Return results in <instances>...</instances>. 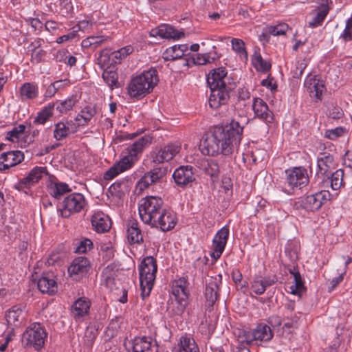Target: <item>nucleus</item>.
<instances>
[{
	"label": "nucleus",
	"instance_id": "1",
	"mask_svg": "<svg viewBox=\"0 0 352 352\" xmlns=\"http://www.w3.org/2000/svg\"><path fill=\"white\" fill-rule=\"evenodd\" d=\"M243 135V127L232 120L225 126H216L202 140L199 150L204 155H232L237 152Z\"/></svg>",
	"mask_w": 352,
	"mask_h": 352
},
{
	"label": "nucleus",
	"instance_id": "2",
	"mask_svg": "<svg viewBox=\"0 0 352 352\" xmlns=\"http://www.w3.org/2000/svg\"><path fill=\"white\" fill-rule=\"evenodd\" d=\"M158 81L157 69L151 67L131 78L127 86V92L132 98L144 97L153 91Z\"/></svg>",
	"mask_w": 352,
	"mask_h": 352
},
{
	"label": "nucleus",
	"instance_id": "3",
	"mask_svg": "<svg viewBox=\"0 0 352 352\" xmlns=\"http://www.w3.org/2000/svg\"><path fill=\"white\" fill-rule=\"evenodd\" d=\"M283 179L281 190L288 195H294L309 183L308 172L304 166H296L285 170Z\"/></svg>",
	"mask_w": 352,
	"mask_h": 352
},
{
	"label": "nucleus",
	"instance_id": "4",
	"mask_svg": "<svg viewBox=\"0 0 352 352\" xmlns=\"http://www.w3.org/2000/svg\"><path fill=\"white\" fill-rule=\"evenodd\" d=\"M138 270L140 295L142 300H145L150 295L156 278L157 272L156 259L151 256L144 257L138 267Z\"/></svg>",
	"mask_w": 352,
	"mask_h": 352
},
{
	"label": "nucleus",
	"instance_id": "5",
	"mask_svg": "<svg viewBox=\"0 0 352 352\" xmlns=\"http://www.w3.org/2000/svg\"><path fill=\"white\" fill-rule=\"evenodd\" d=\"M173 300L169 306L171 312L181 316L185 312L189 303V283L187 277H180L175 280L172 285Z\"/></svg>",
	"mask_w": 352,
	"mask_h": 352
},
{
	"label": "nucleus",
	"instance_id": "6",
	"mask_svg": "<svg viewBox=\"0 0 352 352\" xmlns=\"http://www.w3.org/2000/svg\"><path fill=\"white\" fill-rule=\"evenodd\" d=\"M164 208V201L159 196H146L138 204V212L141 220L151 225Z\"/></svg>",
	"mask_w": 352,
	"mask_h": 352
},
{
	"label": "nucleus",
	"instance_id": "7",
	"mask_svg": "<svg viewBox=\"0 0 352 352\" xmlns=\"http://www.w3.org/2000/svg\"><path fill=\"white\" fill-rule=\"evenodd\" d=\"M333 195L327 190H321L300 198L296 202L298 208H302L308 212H315L328 201L333 199Z\"/></svg>",
	"mask_w": 352,
	"mask_h": 352
},
{
	"label": "nucleus",
	"instance_id": "8",
	"mask_svg": "<svg viewBox=\"0 0 352 352\" xmlns=\"http://www.w3.org/2000/svg\"><path fill=\"white\" fill-rule=\"evenodd\" d=\"M47 336V333L41 323L33 322L26 328L23 333L22 342L39 351L44 346Z\"/></svg>",
	"mask_w": 352,
	"mask_h": 352
},
{
	"label": "nucleus",
	"instance_id": "9",
	"mask_svg": "<svg viewBox=\"0 0 352 352\" xmlns=\"http://www.w3.org/2000/svg\"><path fill=\"white\" fill-rule=\"evenodd\" d=\"M86 201L81 193H72L63 199L60 208V214L63 217L67 218L71 214L80 212L85 206Z\"/></svg>",
	"mask_w": 352,
	"mask_h": 352
},
{
	"label": "nucleus",
	"instance_id": "10",
	"mask_svg": "<svg viewBox=\"0 0 352 352\" xmlns=\"http://www.w3.org/2000/svg\"><path fill=\"white\" fill-rule=\"evenodd\" d=\"M234 89L232 86H224L217 87H210V94L209 96L208 104L212 109H218L221 106L228 104L230 92Z\"/></svg>",
	"mask_w": 352,
	"mask_h": 352
},
{
	"label": "nucleus",
	"instance_id": "11",
	"mask_svg": "<svg viewBox=\"0 0 352 352\" xmlns=\"http://www.w3.org/2000/svg\"><path fill=\"white\" fill-rule=\"evenodd\" d=\"M181 144L171 142L156 150L152 153V162L155 164L167 162L174 158L181 150Z\"/></svg>",
	"mask_w": 352,
	"mask_h": 352
},
{
	"label": "nucleus",
	"instance_id": "12",
	"mask_svg": "<svg viewBox=\"0 0 352 352\" xmlns=\"http://www.w3.org/2000/svg\"><path fill=\"white\" fill-rule=\"evenodd\" d=\"M166 174V169L155 167L144 173L136 184V189L143 191L149 186L160 182Z\"/></svg>",
	"mask_w": 352,
	"mask_h": 352
},
{
	"label": "nucleus",
	"instance_id": "13",
	"mask_svg": "<svg viewBox=\"0 0 352 352\" xmlns=\"http://www.w3.org/2000/svg\"><path fill=\"white\" fill-rule=\"evenodd\" d=\"M135 164V162L122 152L120 160L104 172L103 178L105 180H111L120 173L132 168Z\"/></svg>",
	"mask_w": 352,
	"mask_h": 352
},
{
	"label": "nucleus",
	"instance_id": "14",
	"mask_svg": "<svg viewBox=\"0 0 352 352\" xmlns=\"http://www.w3.org/2000/svg\"><path fill=\"white\" fill-rule=\"evenodd\" d=\"M221 283V276H210L206 280L205 298L206 306L212 308L219 297V286Z\"/></svg>",
	"mask_w": 352,
	"mask_h": 352
},
{
	"label": "nucleus",
	"instance_id": "15",
	"mask_svg": "<svg viewBox=\"0 0 352 352\" xmlns=\"http://www.w3.org/2000/svg\"><path fill=\"white\" fill-rule=\"evenodd\" d=\"M177 222L176 214L173 210L164 208L151 226L165 232L174 228Z\"/></svg>",
	"mask_w": 352,
	"mask_h": 352
},
{
	"label": "nucleus",
	"instance_id": "16",
	"mask_svg": "<svg viewBox=\"0 0 352 352\" xmlns=\"http://www.w3.org/2000/svg\"><path fill=\"white\" fill-rule=\"evenodd\" d=\"M304 87L311 98L318 100L322 99V94L326 91L324 81L317 76L309 74L305 79Z\"/></svg>",
	"mask_w": 352,
	"mask_h": 352
},
{
	"label": "nucleus",
	"instance_id": "17",
	"mask_svg": "<svg viewBox=\"0 0 352 352\" xmlns=\"http://www.w3.org/2000/svg\"><path fill=\"white\" fill-rule=\"evenodd\" d=\"M47 174V170L45 166H35L28 174V175L21 179L16 185L15 188L19 190H23L25 188H29Z\"/></svg>",
	"mask_w": 352,
	"mask_h": 352
},
{
	"label": "nucleus",
	"instance_id": "18",
	"mask_svg": "<svg viewBox=\"0 0 352 352\" xmlns=\"http://www.w3.org/2000/svg\"><path fill=\"white\" fill-rule=\"evenodd\" d=\"M78 130V125L72 120L63 119L54 124L53 136L60 141Z\"/></svg>",
	"mask_w": 352,
	"mask_h": 352
},
{
	"label": "nucleus",
	"instance_id": "19",
	"mask_svg": "<svg viewBox=\"0 0 352 352\" xmlns=\"http://www.w3.org/2000/svg\"><path fill=\"white\" fill-rule=\"evenodd\" d=\"M278 281V277L275 274L265 276H255L250 282V291L256 295H262L267 288L274 285Z\"/></svg>",
	"mask_w": 352,
	"mask_h": 352
},
{
	"label": "nucleus",
	"instance_id": "20",
	"mask_svg": "<svg viewBox=\"0 0 352 352\" xmlns=\"http://www.w3.org/2000/svg\"><path fill=\"white\" fill-rule=\"evenodd\" d=\"M243 335H246L248 338L251 340V343L255 342L257 344L268 342L273 338L270 327L265 324H258L251 333L243 331Z\"/></svg>",
	"mask_w": 352,
	"mask_h": 352
},
{
	"label": "nucleus",
	"instance_id": "21",
	"mask_svg": "<svg viewBox=\"0 0 352 352\" xmlns=\"http://www.w3.org/2000/svg\"><path fill=\"white\" fill-rule=\"evenodd\" d=\"M173 177L175 184L182 188L186 187L195 179L192 166L188 165L176 168Z\"/></svg>",
	"mask_w": 352,
	"mask_h": 352
},
{
	"label": "nucleus",
	"instance_id": "22",
	"mask_svg": "<svg viewBox=\"0 0 352 352\" xmlns=\"http://www.w3.org/2000/svg\"><path fill=\"white\" fill-rule=\"evenodd\" d=\"M227 74L226 69L223 67L211 70L206 78L209 87L232 86L233 85L228 82Z\"/></svg>",
	"mask_w": 352,
	"mask_h": 352
},
{
	"label": "nucleus",
	"instance_id": "23",
	"mask_svg": "<svg viewBox=\"0 0 352 352\" xmlns=\"http://www.w3.org/2000/svg\"><path fill=\"white\" fill-rule=\"evenodd\" d=\"M148 145L147 138L142 137L126 146L122 153L137 163L140 159L145 148Z\"/></svg>",
	"mask_w": 352,
	"mask_h": 352
},
{
	"label": "nucleus",
	"instance_id": "24",
	"mask_svg": "<svg viewBox=\"0 0 352 352\" xmlns=\"http://www.w3.org/2000/svg\"><path fill=\"white\" fill-rule=\"evenodd\" d=\"M148 145L147 138L142 137L126 146L122 153L137 163L140 159L145 148Z\"/></svg>",
	"mask_w": 352,
	"mask_h": 352
},
{
	"label": "nucleus",
	"instance_id": "25",
	"mask_svg": "<svg viewBox=\"0 0 352 352\" xmlns=\"http://www.w3.org/2000/svg\"><path fill=\"white\" fill-rule=\"evenodd\" d=\"M90 267V262L85 256L75 258L68 267L69 275L74 279H77L85 274Z\"/></svg>",
	"mask_w": 352,
	"mask_h": 352
},
{
	"label": "nucleus",
	"instance_id": "26",
	"mask_svg": "<svg viewBox=\"0 0 352 352\" xmlns=\"http://www.w3.org/2000/svg\"><path fill=\"white\" fill-rule=\"evenodd\" d=\"M133 352H157L155 340L148 336H137L131 342Z\"/></svg>",
	"mask_w": 352,
	"mask_h": 352
},
{
	"label": "nucleus",
	"instance_id": "27",
	"mask_svg": "<svg viewBox=\"0 0 352 352\" xmlns=\"http://www.w3.org/2000/svg\"><path fill=\"white\" fill-rule=\"evenodd\" d=\"M252 109L254 113V116L261 120L266 123H271L273 121V113L269 109L268 105L263 99L260 98H254Z\"/></svg>",
	"mask_w": 352,
	"mask_h": 352
},
{
	"label": "nucleus",
	"instance_id": "28",
	"mask_svg": "<svg viewBox=\"0 0 352 352\" xmlns=\"http://www.w3.org/2000/svg\"><path fill=\"white\" fill-rule=\"evenodd\" d=\"M93 229L98 233H104L111 228L109 217L102 211H95L91 218Z\"/></svg>",
	"mask_w": 352,
	"mask_h": 352
},
{
	"label": "nucleus",
	"instance_id": "29",
	"mask_svg": "<svg viewBox=\"0 0 352 352\" xmlns=\"http://www.w3.org/2000/svg\"><path fill=\"white\" fill-rule=\"evenodd\" d=\"M336 165L333 156L327 153H320L317 158L316 176L324 177Z\"/></svg>",
	"mask_w": 352,
	"mask_h": 352
},
{
	"label": "nucleus",
	"instance_id": "30",
	"mask_svg": "<svg viewBox=\"0 0 352 352\" xmlns=\"http://www.w3.org/2000/svg\"><path fill=\"white\" fill-rule=\"evenodd\" d=\"M150 35L162 38L179 39L184 36V33L177 30L170 25L162 24L157 28L152 29Z\"/></svg>",
	"mask_w": 352,
	"mask_h": 352
},
{
	"label": "nucleus",
	"instance_id": "31",
	"mask_svg": "<svg viewBox=\"0 0 352 352\" xmlns=\"http://www.w3.org/2000/svg\"><path fill=\"white\" fill-rule=\"evenodd\" d=\"M25 317L26 313L21 305L12 307L6 314L8 324L13 328L19 327L25 320Z\"/></svg>",
	"mask_w": 352,
	"mask_h": 352
},
{
	"label": "nucleus",
	"instance_id": "32",
	"mask_svg": "<svg viewBox=\"0 0 352 352\" xmlns=\"http://www.w3.org/2000/svg\"><path fill=\"white\" fill-rule=\"evenodd\" d=\"M343 177L344 170L342 169L336 170L330 176H324L322 178V187L330 186L333 190H338L343 185Z\"/></svg>",
	"mask_w": 352,
	"mask_h": 352
},
{
	"label": "nucleus",
	"instance_id": "33",
	"mask_svg": "<svg viewBox=\"0 0 352 352\" xmlns=\"http://www.w3.org/2000/svg\"><path fill=\"white\" fill-rule=\"evenodd\" d=\"M37 286L42 293L52 295L57 292V283L52 274H43L38 280Z\"/></svg>",
	"mask_w": 352,
	"mask_h": 352
},
{
	"label": "nucleus",
	"instance_id": "34",
	"mask_svg": "<svg viewBox=\"0 0 352 352\" xmlns=\"http://www.w3.org/2000/svg\"><path fill=\"white\" fill-rule=\"evenodd\" d=\"M329 11L327 3H322L314 10L311 14L313 17L308 23V26L311 28H316L321 26L326 19Z\"/></svg>",
	"mask_w": 352,
	"mask_h": 352
},
{
	"label": "nucleus",
	"instance_id": "35",
	"mask_svg": "<svg viewBox=\"0 0 352 352\" xmlns=\"http://www.w3.org/2000/svg\"><path fill=\"white\" fill-rule=\"evenodd\" d=\"M91 306L90 301L84 297L78 298L72 305V314L76 320L88 314Z\"/></svg>",
	"mask_w": 352,
	"mask_h": 352
},
{
	"label": "nucleus",
	"instance_id": "36",
	"mask_svg": "<svg viewBox=\"0 0 352 352\" xmlns=\"http://www.w3.org/2000/svg\"><path fill=\"white\" fill-rule=\"evenodd\" d=\"M177 352H199L195 340L190 336L185 334L179 338Z\"/></svg>",
	"mask_w": 352,
	"mask_h": 352
},
{
	"label": "nucleus",
	"instance_id": "37",
	"mask_svg": "<svg viewBox=\"0 0 352 352\" xmlns=\"http://www.w3.org/2000/svg\"><path fill=\"white\" fill-rule=\"evenodd\" d=\"M252 64L254 69L261 73H266L271 69V64L269 61L263 58L260 50L255 49L252 57Z\"/></svg>",
	"mask_w": 352,
	"mask_h": 352
},
{
	"label": "nucleus",
	"instance_id": "38",
	"mask_svg": "<svg viewBox=\"0 0 352 352\" xmlns=\"http://www.w3.org/2000/svg\"><path fill=\"white\" fill-rule=\"evenodd\" d=\"M70 190L66 183L50 181L47 186V192L55 199H60V197Z\"/></svg>",
	"mask_w": 352,
	"mask_h": 352
},
{
	"label": "nucleus",
	"instance_id": "39",
	"mask_svg": "<svg viewBox=\"0 0 352 352\" xmlns=\"http://www.w3.org/2000/svg\"><path fill=\"white\" fill-rule=\"evenodd\" d=\"M79 99L80 97L77 94H72L66 99L58 102L55 108L60 113L65 114L73 109Z\"/></svg>",
	"mask_w": 352,
	"mask_h": 352
},
{
	"label": "nucleus",
	"instance_id": "40",
	"mask_svg": "<svg viewBox=\"0 0 352 352\" xmlns=\"http://www.w3.org/2000/svg\"><path fill=\"white\" fill-rule=\"evenodd\" d=\"M20 98L22 100H33L38 96V87L32 82H25L19 89Z\"/></svg>",
	"mask_w": 352,
	"mask_h": 352
},
{
	"label": "nucleus",
	"instance_id": "41",
	"mask_svg": "<svg viewBox=\"0 0 352 352\" xmlns=\"http://www.w3.org/2000/svg\"><path fill=\"white\" fill-rule=\"evenodd\" d=\"M96 114V109L94 107L87 105L82 110L77 114L75 118L74 122L76 124L80 126H85L92 119Z\"/></svg>",
	"mask_w": 352,
	"mask_h": 352
},
{
	"label": "nucleus",
	"instance_id": "42",
	"mask_svg": "<svg viewBox=\"0 0 352 352\" xmlns=\"http://www.w3.org/2000/svg\"><path fill=\"white\" fill-rule=\"evenodd\" d=\"M126 237L130 243H140L142 242V234L137 221H132L129 223L126 230Z\"/></svg>",
	"mask_w": 352,
	"mask_h": 352
},
{
	"label": "nucleus",
	"instance_id": "43",
	"mask_svg": "<svg viewBox=\"0 0 352 352\" xmlns=\"http://www.w3.org/2000/svg\"><path fill=\"white\" fill-rule=\"evenodd\" d=\"M54 109V103H48L37 113L36 116L34 119V123L36 124H45L46 122L52 116Z\"/></svg>",
	"mask_w": 352,
	"mask_h": 352
},
{
	"label": "nucleus",
	"instance_id": "44",
	"mask_svg": "<svg viewBox=\"0 0 352 352\" xmlns=\"http://www.w3.org/2000/svg\"><path fill=\"white\" fill-rule=\"evenodd\" d=\"M1 155L3 157L5 163L8 164V169L21 163L24 159L23 152L18 150L3 151Z\"/></svg>",
	"mask_w": 352,
	"mask_h": 352
},
{
	"label": "nucleus",
	"instance_id": "45",
	"mask_svg": "<svg viewBox=\"0 0 352 352\" xmlns=\"http://www.w3.org/2000/svg\"><path fill=\"white\" fill-rule=\"evenodd\" d=\"M199 168L211 177L217 176L219 172L218 163L212 159L204 158L199 163Z\"/></svg>",
	"mask_w": 352,
	"mask_h": 352
},
{
	"label": "nucleus",
	"instance_id": "46",
	"mask_svg": "<svg viewBox=\"0 0 352 352\" xmlns=\"http://www.w3.org/2000/svg\"><path fill=\"white\" fill-rule=\"evenodd\" d=\"M219 58L216 51L213 50L208 53L197 54L192 57L195 65H204L214 62Z\"/></svg>",
	"mask_w": 352,
	"mask_h": 352
},
{
	"label": "nucleus",
	"instance_id": "47",
	"mask_svg": "<svg viewBox=\"0 0 352 352\" xmlns=\"http://www.w3.org/2000/svg\"><path fill=\"white\" fill-rule=\"evenodd\" d=\"M232 50L239 56L241 60L246 61L248 59V54L246 50L245 44L242 39L233 38L230 41Z\"/></svg>",
	"mask_w": 352,
	"mask_h": 352
},
{
	"label": "nucleus",
	"instance_id": "48",
	"mask_svg": "<svg viewBox=\"0 0 352 352\" xmlns=\"http://www.w3.org/2000/svg\"><path fill=\"white\" fill-rule=\"evenodd\" d=\"M102 77L109 87L113 90L120 87L118 73L114 70H104Z\"/></svg>",
	"mask_w": 352,
	"mask_h": 352
},
{
	"label": "nucleus",
	"instance_id": "49",
	"mask_svg": "<svg viewBox=\"0 0 352 352\" xmlns=\"http://www.w3.org/2000/svg\"><path fill=\"white\" fill-rule=\"evenodd\" d=\"M300 245L296 241H288L285 247V254L292 261H296L298 258Z\"/></svg>",
	"mask_w": 352,
	"mask_h": 352
},
{
	"label": "nucleus",
	"instance_id": "50",
	"mask_svg": "<svg viewBox=\"0 0 352 352\" xmlns=\"http://www.w3.org/2000/svg\"><path fill=\"white\" fill-rule=\"evenodd\" d=\"M99 252L103 259L109 261L113 258L115 250L111 241H105L100 243Z\"/></svg>",
	"mask_w": 352,
	"mask_h": 352
},
{
	"label": "nucleus",
	"instance_id": "51",
	"mask_svg": "<svg viewBox=\"0 0 352 352\" xmlns=\"http://www.w3.org/2000/svg\"><path fill=\"white\" fill-rule=\"evenodd\" d=\"M251 344V340L246 335H240L236 344L231 347L232 352H250L248 345Z\"/></svg>",
	"mask_w": 352,
	"mask_h": 352
},
{
	"label": "nucleus",
	"instance_id": "52",
	"mask_svg": "<svg viewBox=\"0 0 352 352\" xmlns=\"http://www.w3.org/2000/svg\"><path fill=\"white\" fill-rule=\"evenodd\" d=\"M298 317L294 314L291 316L290 317L287 316L285 317L283 320V324L281 327L282 329V333L291 332L293 329L297 327L298 326Z\"/></svg>",
	"mask_w": 352,
	"mask_h": 352
},
{
	"label": "nucleus",
	"instance_id": "53",
	"mask_svg": "<svg viewBox=\"0 0 352 352\" xmlns=\"http://www.w3.org/2000/svg\"><path fill=\"white\" fill-rule=\"evenodd\" d=\"M326 115L330 119L338 120L342 118L344 116V112L341 107L331 103L327 107Z\"/></svg>",
	"mask_w": 352,
	"mask_h": 352
},
{
	"label": "nucleus",
	"instance_id": "54",
	"mask_svg": "<svg viewBox=\"0 0 352 352\" xmlns=\"http://www.w3.org/2000/svg\"><path fill=\"white\" fill-rule=\"evenodd\" d=\"M267 32L273 36H283L286 34L289 26L285 23H280L275 25H270L267 28Z\"/></svg>",
	"mask_w": 352,
	"mask_h": 352
},
{
	"label": "nucleus",
	"instance_id": "55",
	"mask_svg": "<svg viewBox=\"0 0 352 352\" xmlns=\"http://www.w3.org/2000/svg\"><path fill=\"white\" fill-rule=\"evenodd\" d=\"M26 125L20 124L15 126L8 133V139L12 142L17 141L25 133Z\"/></svg>",
	"mask_w": 352,
	"mask_h": 352
},
{
	"label": "nucleus",
	"instance_id": "56",
	"mask_svg": "<svg viewBox=\"0 0 352 352\" xmlns=\"http://www.w3.org/2000/svg\"><path fill=\"white\" fill-rule=\"evenodd\" d=\"M346 130L343 126H338L335 129H327L324 132V137L331 140H335L339 138L344 136Z\"/></svg>",
	"mask_w": 352,
	"mask_h": 352
},
{
	"label": "nucleus",
	"instance_id": "57",
	"mask_svg": "<svg viewBox=\"0 0 352 352\" xmlns=\"http://www.w3.org/2000/svg\"><path fill=\"white\" fill-rule=\"evenodd\" d=\"M133 51V47L131 45L123 47L112 53L113 59L116 63L120 62V60L131 54Z\"/></svg>",
	"mask_w": 352,
	"mask_h": 352
},
{
	"label": "nucleus",
	"instance_id": "58",
	"mask_svg": "<svg viewBox=\"0 0 352 352\" xmlns=\"http://www.w3.org/2000/svg\"><path fill=\"white\" fill-rule=\"evenodd\" d=\"M226 245L212 241L211 251L210 253V257L214 261L219 259L223 252Z\"/></svg>",
	"mask_w": 352,
	"mask_h": 352
},
{
	"label": "nucleus",
	"instance_id": "59",
	"mask_svg": "<svg viewBox=\"0 0 352 352\" xmlns=\"http://www.w3.org/2000/svg\"><path fill=\"white\" fill-rule=\"evenodd\" d=\"M183 56L182 52L177 50V45H175L167 48L163 54V57L166 60H175Z\"/></svg>",
	"mask_w": 352,
	"mask_h": 352
},
{
	"label": "nucleus",
	"instance_id": "60",
	"mask_svg": "<svg viewBox=\"0 0 352 352\" xmlns=\"http://www.w3.org/2000/svg\"><path fill=\"white\" fill-rule=\"evenodd\" d=\"M229 228L228 226H225L223 228H221L219 230H218V232L215 234L212 241L226 245L229 237Z\"/></svg>",
	"mask_w": 352,
	"mask_h": 352
},
{
	"label": "nucleus",
	"instance_id": "61",
	"mask_svg": "<svg viewBox=\"0 0 352 352\" xmlns=\"http://www.w3.org/2000/svg\"><path fill=\"white\" fill-rule=\"evenodd\" d=\"M340 38L345 43L352 41V16L346 21L345 28Z\"/></svg>",
	"mask_w": 352,
	"mask_h": 352
},
{
	"label": "nucleus",
	"instance_id": "62",
	"mask_svg": "<svg viewBox=\"0 0 352 352\" xmlns=\"http://www.w3.org/2000/svg\"><path fill=\"white\" fill-rule=\"evenodd\" d=\"M93 248V242L89 239H82L76 248L75 252L85 254Z\"/></svg>",
	"mask_w": 352,
	"mask_h": 352
},
{
	"label": "nucleus",
	"instance_id": "63",
	"mask_svg": "<svg viewBox=\"0 0 352 352\" xmlns=\"http://www.w3.org/2000/svg\"><path fill=\"white\" fill-rule=\"evenodd\" d=\"M107 39L104 36H91L82 41V45L87 47L94 45L95 47H98Z\"/></svg>",
	"mask_w": 352,
	"mask_h": 352
},
{
	"label": "nucleus",
	"instance_id": "64",
	"mask_svg": "<svg viewBox=\"0 0 352 352\" xmlns=\"http://www.w3.org/2000/svg\"><path fill=\"white\" fill-rule=\"evenodd\" d=\"M307 65V61L305 59L298 60L296 64V69L293 72V77L297 78H300Z\"/></svg>",
	"mask_w": 352,
	"mask_h": 352
}]
</instances>
